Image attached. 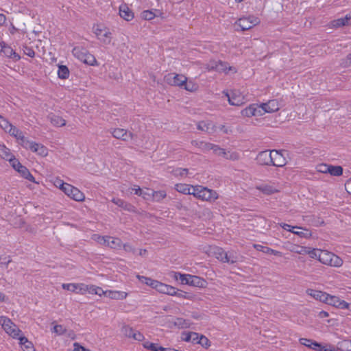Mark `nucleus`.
Masks as SVG:
<instances>
[{
  "instance_id": "nucleus-1",
  "label": "nucleus",
  "mask_w": 351,
  "mask_h": 351,
  "mask_svg": "<svg viewBox=\"0 0 351 351\" xmlns=\"http://www.w3.org/2000/svg\"><path fill=\"white\" fill-rule=\"evenodd\" d=\"M192 195L199 199L208 202H213L219 198L216 191L200 185L194 186Z\"/></svg>"
},
{
  "instance_id": "nucleus-2",
  "label": "nucleus",
  "mask_w": 351,
  "mask_h": 351,
  "mask_svg": "<svg viewBox=\"0 0 351 351\" xmlns=\"http://www.w3.org/2000/svg\"><path fill=\"white\" fill-rule=\"evenodd\" d=\"M72 53L76 58L86 64L90 66L98 65L95 56L82 47H75L72 50Z\"/></svg>"
},
{
  "instance_id": "nucleus-3",
  "label": "nucleus",
  "mask_w": 351,
  "mask_h": 351,
  "mask_svg": "<svg viewBox=\"0 0 351 351\" xmlns=\"http://www.w3.org/2000/svg\"><path fill=\"white\" fill-rule=\"evenodd\" d=\"M0 324L3 330L13 339H18L23 335L18 326L8 317L0 316Z\"/></svg>"
},
{
  "instance_id": "nucleus-4",
  "label": "nucleus",
  "mask_w": 351,
  "mask_h": 351,
  "mask_svg": "<svg viewBox=\"0 0 351 351\" xmlns=\"http://www.w3.org/2000/svg\"><path fill=\"white\" fill-rule=\"evenodd\" d=\"M204 68L208 71H215L220 73L223 72L225 73H228L229 71L233 73L237 72L235 67L230 66L227 62L221 60H211L204 65Z\"/></svg>"
},
{
  "instance_id": "nucleus-5",
  "label": "nucleus",
  "mask_w": 351,
  "mask_h": 351,
  "mask_svg": "<svg viewBox=\"0 0 351 351\" xmlns=\"http://www.w3.org/2000/svg\"><path fill=\"white\" fill-rule=\"evenodd\" d=\"M319 261L324 265L336 267H341L343 264L340 257L326 250H322L321 254H319Z\"/></svg>"
},
{
  "instance_id": "nucleus-6",
  "label": "nucleus",
  "mask_w": 351,
  "mask_h": 351,
  "mask_svg": "<svg viewBox=\"0 0 351 351\" xmlns=\"http://www.w3.org/2000/svg\"><path fill=\"white\" fill-rule=\"evenodd\" d=\"M59 182L60 184V189L69 197L77 201L82 202L84 199L85 195L81 192L77 188L74 187L73 186L63 182L62 180H60Z\"/></svg>"
},
{
  "instance_id": "nucleus-7",
  "label": "nucleus",
  "mask_w": 351,
  "mask_h": 351,
  "mask_svg": "<svg viewBox=\"0 0 351 351\" xmlns=\"http://www.w3.org/2000/svg\"><path fill=\"white\" fill-rule=\"evenodd\" d=\"M259 23V19L254 16L242 17L237 20L235 23L236 30H248L252 28L254 26L258 25Z\"/></svg>"
},
{
  "instance_id": "nucleus-8",
  "label": "nucleus",
  "mask_w": 351,
  "mask_h": 351,
  "mask_svg": "<svg viewBox=\"0 0 351 351\" xmlns=\"http://www.w3.org/2000/svg\"><path fill=\"white\" fill-rule=\"evenodd\" d=\"M96 37L104 45H109L112 40V33L110 29L104 25H97L93 27Z\"/></svg>"
},
{
  "instance_id": "nucleus-9",
  "label": "nucleus",
  "mask_w": 351,
  "mask_h": 351,
  "mask_svg": "<svg viewBox=\"0 0 351 351\" xmlns=\"http://www.w3.org/2000/svg\"><path fill=\"white\" fill-rule=\"evenodd\" d=\"M187 77L182 74L174 73H168L164 77L165 82L171 86L182 88L186 82Z\"/></svg>"
},
{
  "instance_id": "nucleus-10",
  "label": "nucleus",
  "mask_w": 351,
  "mask_h": 351,
  "mask_svg": "<svg viewBox=\"0 0 351 351\" xmlns=\"http://www.w3.org/2000/svg\"><path fill=\"white\" fill-rule=\"evenodd\" d=\"M76 293L84 295L86 293L97 295L101 291V287L93 285H86L84 283H77Z\"/></svg>"
},
{
  "instance_id": "nucleus-11",
  "label": "nucleus",
  "mask_w": 351,
  "mask_h": 351,
  "mask_svg": "<svg viewBox=\"0 0 351 351\" xmlns=\"http://www.w3.org/2000/svg\"><path fill=\"white\" fill-rule=\"evenodd\" d=\"M326 304L331 305L340 309H344V308H349V303L345 300H341L340 298L335 295H331L327 294V298L326 299Z\"/></svg>"
},
{
  "instance_id": "nucleus-12",
  "label": "nucleus",
  "mask_w": 351,
  "mask_h": 351,
  "mask_svg": "<svg viewBox=\"0 0 351 351\" xmlns=\"http://www.w3.org/2000/svg\"><path fill=\"white\" fill-rule=\"evenodd\" d=\"M110 132L115 138L124 141H128L130 139H132L134 137V134L132 132H129L126 130L122 128H114L110 130Z\"/></svg>"
},
{
  "instance_id": "nucleus-13",
  "label": "nucleus",
  "mask_w": 351,
  "mask_h": 351,
  "mask_svg": "<svg viewBox=\"0 0 351 351\" xmlns=\"http://www.w3.org/2000/svg\"><path fill=\"white\" fill-rule=\"evenodd\" d=\"M241 114L243 117H251L253 116H261L263 115V109L260 107V105L253 104L242 110Z\"/></svg>"
},
{
  "instance_id": "nucleus-14",
  "label": "nucleus",
  "mask_w": 351,
  "mask_h": 351,
  "mask_svg": "<svg viewBox=\"0 0 351 351\" xmlns=\"http://www.w3.org/2000/svg\"><path fill=\"white\" fill-rule=\"evenodd\" d=\"M271 165L282 167L287 164V160L282 151L271 150Z\"/></svg>"
},
{
  "instance_id": "nucleus-15",
  "label": "nucleus",
  "mask_w": 351,
  "mask_h": 351,
  "mask_svg": "<svg viewBox=\"0 0 351 351\" xmlns=\"http://www.w3.org/2000/svg\"><path fill=\"white\" fill-rule=\"evenodd\" d=\"M0 55L12 58L14 61L20 60L21 57L11 47L7 45L4 42L0 43Z\"/></svg>"
},
{
  "instance_id": "nucleus-16",
  "label": "nucleus",
  "mask_w": 351,
  "mask_h": 351,
  "mask_svg": "<svg viewBox=\"0 0 351 351\" xmlns=\"http://www.w3.org/2000/svg\"><path fill=\"white\" fill-rule=\"evenodd\" d=\"M101 291L99 292V294L97 295L101 296L105 295L110 299L113 300H123L125 299L128 296V293L124 291H112V290H107L104 291L102 288H101Z\"/></svg>"
},
{
  "instance_id": "nucleus-17",
  "label": "nucleus",
  "mask_w": 351,
  "mask_h": 351,
  "mask_svg": "<svg viewBox=\"0 0 351 351\" xmlns=\"http://www.w3.org/2000/svg\"><path fill=\"white\" fill-rule=\"evenodd\" d=\"M263 109V114L265 113H272L279 110V104L276 99L269 100L267 103H263L260 105Z\"/></svg>"
},
{
  "instance_id": "nucleus-18",
  "label": "nucleus",
  "mask_w": 351,
  "mask_h": 351,
  "mask_svg": "<svg viewBox=\"0 0 351 351\" xmlns=\"http://www.w3.org/2000/svg\"><path fill=\"white\" fill-rule=\"evenodd\" d=\"M256 160L261 165H271V162H272L271 151L261 152L256 157Z\"/></svg>"
},
{
  "instance_id": "nucleus-19",
  "label": "nucleus",
  "mask_w": 351,
  "mask_h": 351,
  "mask_svg": "<svg viewBox=\"0 0 351 351\" xmlns=\"http://www.w3.org/2000/svg\"><path fill=\"white\" fill-rule=\"evenodd\" d=\"M300 342L302 345H304L308 348H310L314 350L318 351H331L330 350L326 349L321 344L318 343L316 341H313L311 339L301 338L300 339Z\"/></svg>"
},
{
  "instance_id": "nucleus-20",
  "label": "nucleus",
  "mask_w": 351,
  "mask_h": 351,
  "mask_svg": "<svg viewBox=\"0 0 351 351\" xmlns=\"http://www.w3.org/2000/svg\"><path fill=\"white\" fill-rule=\"evenodd\" d=\"M197 128L199 130L204 131L208 133H213L217 130V127L210 121H199L197 125Z\"/></svg>"
},
{
  "instance_id": "nucleus-21",
  "label": "nucleus",
  "mask_w": 351,
  "mask_h": 351,
  "mask_svg": "<svg viewBox=\"0 0 351 351\" xmlns=\"http://www.w3.org/2000/svg\"><path fill=\"white\" fill-rule=\"evenodd\" d=\"M29 149L43 157L46 156L48 154V149L45 146L35 142H32Z\"/></svg>"
},
{
  "instance_id": "nucleus-22",
  "label": "nucleus",
  "mask_w": 351,
  "mask_h": 351,
  "mask_svg": "<svg viewBox=\"0 0 351 351\" xmlns=\"http://www.w3.org/2000/svg\"><path fill=\"white\" fill-rule=\"evenodd\" d=\"M156 285L157 286L155 289L158 292L172 296L175 294V287L162 283L159 281Z\"/></svg>"
},
{
  "instance_id": "nucleus-23",
  "label": "nucleus",
  "mask_w": 351,
  "mask_h": 351,
  "mask_svg": "<svg viewBox=\"0 0 351 351\" xmlns=\"http://www.w3.org/2000/svg\"><path fill=\"white\" fill-rule=\"evenodd\" d=\"M306 293L313 298L314 299L325 303L327 298V293L322 291L308 289L306 290Z\"/></svg>"
},
{
  "instance_id": "nucleus-24",
  "label": "nucleus",
  "mask_w": 351,
  "mask_h": 351,
  "mask_svg": "<svg viewBox=\"0 0 351 351\" xmlns=\"http://www.w3.org/2000/svg\"><path fill=\"white\" fill-rule=\"evenodd\" d=\"M119 15L127 21H130L134 19V13L125 4L120 5Z\"/></svg>"
},
{
  "instance_id": "nucleus-25",
  "label": "nucleus",
  "mask_w": 351,
  "mask_h": 351,
  "mask_svg": "<svg viewBox=\"0 0 351 351\" xmlns=\"http://www.w3.org/2000/svg\"><path fill=\"white\" fill-rule=\"evenodd\" d=\"M112 202L118 206L119 207H121L123 208L125 210H128L129 212H134L135 211V207L132 206L131 204H129L124 200L119 199V198H113L112 199Z\"/></svg>"
},
{
  "instance_id": "nucleus-26",
  "label": "nucleus",
  "mask_w": 351,
  "mask_h": 351,
  "mask_svg": "<svg viewBox=\"0 0 351 351\" xmlns=\"http://www.w3.org/2000/svg\"><path fill=\"white\" fill-rule=\"evenodd\" d=\"M351 24V15H346L343 18H339L332 21V25L334 27H340Z\"/></svg>"
},
{
  "instance_id": "nucleus-27",
  "label": "nucleus",
  "mask_w": 351,
  "mask_h": 351,
  "mask_svg": "<svg viewBox=\"0 0 351 351\" xmlns=\"http://www.w3.org/2000/svg\"><path fill=\"white\" fill-rule=\"evenodd\" d=\"M17 339L19 340V344L23 346V351H35L32 343L23 335H21Z\"/></svg>"
},
{
  "instance_id": "nucleus-28",
  "label": "nucleus",
  "mask_w": 351,
  "mask_h": 351,
  "mask_svg": "<svg viewBox=\"0 0 351 351\" xmlns=\"http://www.w3.org/2000/svg\"><path fill=\"white\" fill-rule=\"evenodd\" d=\"M48 118L51 123L56 127H62L66 125V121L58 115L50 114Z\"/></svg>"
},
{
  "instance_id": "nucleus-29",
  "label": "nucleus",
  "mask_w": 351,
  "mask_h": 351,
  "mask_svg": "<svg viewBox=\"0 0 351 351\" xmlns=\"http://www.w3.org/2000/svg\"><path fill=\"white\" fill-rule=\"evenodd\" d=\"M175 189L179 193L186 195H192L194 186L187 184H177L175 186Z\"/></svg>"
},
{
  "instance_id": "nucleus-30",
  "label": "nucleus",
  "mask_w": 351,
  "mask_h": 351,
  "mask_svg": "<svg viewBox=\"0 0 351 351\" xmlns=\"http://www.w3.org/2000/svg\"><path fill=\"white\" fill-rule=\"evenodd\" d=\"M254 247L258 250V251H261L265 254H274L275 256H282V253L279 251H276V250H274L271 248H269L268 247H265V246H263L261 245H259V244H254Z\"/></svg>"
},
{
  "instance_id": "nucleus-31",
  "label": "nucleus",
  "mask_w": 351,
  "mask_h": 351,
  "mask_svg": "<svg viewBox=\"0 0 351 351\" xmlns=\"http://www.w3.org/2000/svg\"><path fill=\"white\" fill-rule=\"evenodd\" d=\"M189 285H192L197 287H204L206 282L202 278L197 276H192L189 278Z\"/></svg>"
},
{
  "instance_id": "nucleus-32",
  "label": "nucleus",
  "mask_w": 351,
  "mask_h": 351,
  "mask_svg": "<svg viewBox=\"0 0 351 351\" xmlns=\"http://www.w3.org/2000/svg\"><path fill=\"white\" fill-rule=\"evenodd\" d=\"M107 243L106 246L113 249H118L121 247L122 242L120 239L112 237H107Z\"/></svg>"
},
{
  "instance_id": "nucleus-33",
  "label": "nucleus",
  "mask_w": 351,
  "mask_h": 351,
  "mask_svg": "<svg viewBox=\"0 0 351 351\" xmlns=\"http://www.w3.org/2000/svg\"><path fill=\"white\" fill-rule=\"evenodd\" d=\"M256 189L264 194L271 195L278 192V190L269 184H261L256 186Z\"/></svg>"
},
{
  "instance_id": "nucleus-34",
  "label": "nucleus",
  "mask_w": 351,
  "mask_h": 351,
  "mask_svg": "<svg viewBox=\"0 0 351 351\" xmlns=\"http://www.w3.org/2000/svg\"><path fill=\"white\" fill-rule=\"evenodd\" d=\"M214 255L216 258L219 260L223 263H226L227 261V252H225L221 247H215L213 250Z\"/></svg>"
},
{
  "instance_id": "nucleus-35",
  "label": "nucleus",
  "mask_w": 351,
  "mask_h": 351,
  "mask_svg": "<svg viewBox=\"0 0 351 351\" xmlns=\"http://www.w3.org/2000/svg\"><path fill=\"white\" fill-rule=\"evenodd\" d=\"M173 324L180 328H189L191 322L182 317H176L174 319Z\"/></svg>"
},
{
  "instance_id": "nucleus-36",
  "label": "nucleus",
  "mask_w": 351,
  "mask_h": 351,
  "mask_svg": "<svg viewBox=\"0 0 351 351\" xmlns=\"http://www.w3.org/2000/svg\"><path fill=\"white\" fill-rule=\"evenodd\" d=\"M137 278L143 283L148 285V286H150L151 287H152L153 289H155L156 287L157 286V283L158 282V280H153L150 278H148V277H145V276H140V275H137Z\"/></svg>"
},
{
  "instance_id": "nucleus-37",
  "label": "nucleus",
  "mask_w": 351,
  "mask_h": 351,
  "mask_svg": "<svg viewBox=\"0 0 351 351\" xmlns=\"http://www.w3.org/2000/svg\"><path fill=\"white\" fill-rule=\"evenodd\" d=\"M18 172L23 178L28 180L30 182H36L34 177L31 174L28 169L25 166H23V167L20 169Z\"/></svg>"
},
{
  "instance_id": "nucleus-38",
  "label": "nucleus",
  "mask_w": 351,
  "mask_h": 351,
  "mask_svg": "<svg viewBox=\"0 0 351 351\" xmlns=\"http://www.w3.org/2000/svg\"><path fill=\"white\" fill-rule=\"evenodd\" d=\"M58 75L60 79H67L69 76V71L67 66L61 65L58 66Z\"/></svg>"
},
{
  "instance_id": "nucleus-39",
  "label": "nucleus",
  "mask_w": 351,
  "mask_h": 351,
  "mask_svg": "<svg viewBox=\"0 0 351 351\" xmlns=\"http://www.w3.org/2000/svg\"><path fill=\"white\" fill-rule=\"evenodd\" d=\"M198 87L199 86L197 83L193 82L192 80L188 81L187 79L182 88H184L186 90L189 92H195L198 89Z\"/></svg>"
},
{
  "instance_id": "nucleus-40",
  "label": "nucleus",
  "mask_w": 351,
  "mask_h": 351,
  "mask_svg": "<svg viewBox=\"0 0 351 351\" xmlns=\"http://www.w3.org/2000/svg\"><path fill=\"white\" fill-rule=\"evenodd\" d=\"M328 173L333 176H340L343 173V168L341 166H333L329 165Z\"/></svg>"
},
{
  "instance_id": "nucleus-41",
  "label": "nucleus",
  "mask_w": 351,
  "mask_h": 351,
  "mask_svg": "<svg viewBox=\"0 0 351 351\" xmlns=\"http://www.w3.org/2000/svg\"><path fill=\"white\" fill-rule=\"evenodd\" d=\"M290 252L298 254H305L307 253L306 247L300 246L298 245H291L288 248Z\"/></svg>"
},
{
  "instance_id": "nucleus-42",
  "label": "nucleus",
  "mask_w": 351,
  "mask_h": 351,
  "mask_svg": "<svg viewBox=\"0 0 351 351\" xmlns=\"http://www.w3.org/2000/svg\"><path fill=\"white\" fill-rule=\"evenodd\" d=\"M19 141V143L24 148L29 149L30 145H32L33 141H29L27 138L24 136L23 133L19 136V137L16 138Z\"/></svg>"
},
{
  "instance_id": "nucleus-43",
  "label": "nucleus",
  "mask_w": 351,
  "mask_h": 351,
  "mask_svg": "<svg viewBox=\"0 0 351 351\" xmlns=\"http://www.w3.org/2000/svg\"><path fill=\"white\" fill-rule=\"evenodd\" d=\"M300 230V231H295L293 230V233L299 236L301 238H309L311 237V232L309 230L300 227V228H298Z\"/></svg>"
},
{
  "instance_id": "nucleus-44",
  "label": "nucleus",
  "mask_w": 351,
  "mask_h": 351,
  "mask_svg": "<svg viewBox=\"0 0 351 351\" xmlns=\"http://www.w3.org/2000/svg\"><path fill=\"white\" fill-rule=\"evenodd\" d=\"M227 261L226 263L234 264L239 261L237 254L233 251L227 252Z\"/></svg>"
},
{
  "instance_id": "nucleus-45",
  "label": "nucleus",
  "mask_w": 351,
  "mask_h": 351,
  "mask_svg": "<svg viewBox=\"0 0 351 351\" xmlns=\"http://www.w3.org/2000/svg\"><path fill=\"white\" fill-rule=\"evenodd\" d=\"M191 275L189 274H182L180 273H176L175 277L177 280H180L183 285H189V278Z\"/></svg>"
},
{
  "instance_id": "nucleus-46",
  "label": "nucleus",
  "mask_w": 351,
  "mask_h": 351,
  "mask_svg": "<svg viewBox=\"0 0 351 351\" xmlns=\"http://www.w3.org/2000/svg\"><path fill=\"white\" fill-rule=\"evenodd\" d=\"M134 329L128 325H123L121 329L122 334L128 338H132Z\"/></svg>"
},
{
  "instance_id": "nucleus-47",
  "label": "nucleus",
  "mask_w": 351,
  "mask_h": 351,
  "mask_svg": "<svg viewBox=\"0 0 351 351\" xmlns=\"http://www.w3.org/2000/svg\"><path fill=\"white\" fill-rule=\"evenodd\" d=\"M210 147V150H213L215 154L219 156H221L223 157V156L226 155V150L224 149L221 148L217 145L212 144L210 145H208Z\"/></svg>"
},
{
  "instance_id": "nucleus-48",
  "label": "nucleus",
  "mask_w": 351,
  "mask_h": 351,
  "mask_svg": "<svg viewBox=\"0 0 351 351\" xmlns=\"http://www.w3.org/2000/svg\"><path fill=\"white\" fill-rule=\"evenodd\" d=\"M192 144L198 147L199 149H201L202 151H208L210 150V147L208 145H210L211 143H206L204 141H192Z\"/></svg>"
},
{
  "instance_id": "nucleus-49",
  "label": "nucleus",
  "mask_w": 351,
  "mask_h": 351,
  "mask_svg": "<svg viewBox=\"0 0 351 351\" xmlns=\"http://www.w3.org/2000/svg\"><path fill=\"white\" fill-rule=\"evenodd\" d=\"M167 194L165 191H158L152 192V198L156 202H160L166 197Z\"/></svg>"
},
{
  "instance_id": "nucleus-50",
  "label": "nucleus",
  "mask_w": 351,
  "mask_h": 351,
  "mask_svg": "<svg viewBox=\"0 0 351 351\" xmlns=\"http://www.w3.org/2000/svg\"><path fill=\"white\" fill-rule=\"evenodd\" d=\"M11 154L10 150L8 147L0 143V157L5 160L8 158Z\"/></svg>"
},
{
  "instance_id": "nucleus-51",
  "label": "nucleus",
  "mask_w": 351,
  "mask_h": 351,
  "mask_svg": "<svg viewBox=\"0 0 351 351\" xmlns=\"http://www.w3.org/2000/svg\"><path fill=\"white\" fill-rule=\"evenodd\" d=\"M11 125L12 124L0 114V127L7 132Z\"/></svg>"
},
{
  "instance_id": "nucleus-52",
  "label": "nucleus",
  "mask_w": 351,
  "mask_h": 351,
  "mask_svg": "<svg viewBox=\"0 0 351 351\" xmlns=\"http://www.w3.org/2000/svg\"><path fill=\"white\" fill-rule=\"evenodd\" d=\"M173 296H176L180 298L191 299V295L187 292H184L175 288V294Z\"/></svg>"
},
{
  "instance_id": "nucleus-53",
  "label": "nucleus",
  "mask_w": 351,
  "mask_h": 351,
  "mask_svg": "<svg viewBox=\"0 0 351 351\" xmlns=\"http://www.w3.org/2000/svg\"><path fill=\"white\" fill-rule=\"evenodd\" d=\"M226 95L228 97V101L230 104L232 106H239L243 103L242 99H241L240 97L237 98L234 97L233 95L232 96H230L228 94H227Z\"/></svg>"
},
{
  "instance_id": "nucleus-54",
  "label": "nucleus",
  "mask_w": 351,
  "mask_h": 351,
  "mask_svg": "<svg viewBox=\"0 0 351 351\" xmlns=\"http://www.w3.org/2000/svg\"><path fill=\"white\" fill-rule=\"evenodd\" d=\"M223 158L228 159V160H237L239 159L240 156H239V154L238 152H226V155L223 156Z\"/></svg>"
},
{
  "instance_id": "nucleus-55",
  "label": "nucleus",
  "mask_w": 351,
  "mask_h": 351,
  "mask_svg": "<svg viewBox=\"0 0 351 351\" xmlns=\"http://www.w3.org/2000/svg\"><path fill=\"white\" fill-rule=\"evenodd\" d=\"M62 289L76 293L77 291V283H64L62 285Z\"/></svg>"
},
{
  "instance_id": "nucleus-56",
  "label": "nucleus",
  "mask_w": 351,
  "mask_h": 351,
  "mask_svg": "<svg viewBox=\"0 0 351 351\" xmlns=\"http://www.w3.org/2000/svg\"><path fill=\"white\" fill-rule=\"evenodd\" d=\"M158 346L159 345L158 343H151L149 341H145L143 343V348L151 351H157Z\"/></svg>"
},
{
  "instance_id": "nucleus-57",
  "label": "nucleus",
  "mask_w": 351,
  "mask_h": 351,
  "mask_svg": "<svg viewBox=\"0 0 351 351\" xmlns=\"http://www.w3.org/2000/svg\"><path fill=\"white\" fill-rule=\"evenodd\" d=\"M189 172L188 169L186 168H177L173 170V174L176 176L185 177Z\"/></svg>"
},
{
  "instance_id": "nucleus-58",
  "label": "nucleus",
  "mask_w": 351,
  "mask_h": 351,
  "mask_svg": "<svg viewBox=\"0 0 351 351\" xmlns=\"http://www.w3.org/2000/svg\"><path fill=\"white\" fill-rule=\"evenodd\" d=\"M7 132L9 133L11 136L15 137L16 138H17L19 136H20L23 133L21 130H19L12 125H11V127Z\"/></svg>"
},
{
  "instance_id": "nucleus-59",
  "label": "nucleus",
  "mask_w": 351,
  "mask_h": 351,
  "mask_svg": "<svg viewBox=\"0 0 351 351\" xmlns=\"http://www.w3.org/2000/svg\"><path fill=\"white\" fill-rule=\"evenodd\" d=\"M184 337H182V339L185 341H191V339L193 338V341L196 340L198 337V334L196 332H191V333H186L183 334Z\"/></svg>"
},
{
  "instance_id": "nucleus-60",
  "label": "nucleus",
  "mask_w": 351,
  "mask_h": 351,
  "mask_svg": "<svg viewBox=\"0 0 351 351\" xmlns=\"http://www.w3.org/2000/svg\"><path fill=\"white\" fill-rule=\"evenodd\" d=\"M141 16L145 20L149 21V20L153 19L155 17V14L152 11L145 10L142 12Z\"/></svg>"
},
{
  "instance_id": "nucleus-61",
  "label": "nucleus",
  "mask_w": 351,
  "mask_h": 351,
  "mask_svg": "<svg viewBox=\"0 0 351 351\" xmlns=\"http://www.w3.org/2000/svg\"><path fill=\"white\" fill-rule=\"evenodd\" d=\"M322 250L313 249L312 250H308L307 253L312 258H317L319 261V254H321Z\"/></svg>"
},
{
  "instance_id": "nucleus-62",
  "label": "nucleus",
  "mask_w": 351,
  "mask_h": 351,
  "mask_svg": "<svg viewBox=\"0 0 351 351\" xmlns=\"http://www.w3.org/2000/svg\"><path fill=\"white\" fill-rule=\"evenodd\" d=\"M316 169L318 172L323 173H328L329 169V165L320 164L316 167Z\"/></svg>"
},
{
  "instance_id": "nucleus-63",
  "label": "nucleus",
  "mask_w": 351,
  "mask_h": 351,
  "mask_svg": "<svg viewBox=\"0 0 351 351\" xmlns=\"http://www.w3.org/2000/svg\"><path fill=\"white\" fill-rule=\"evenodd\" d=\"M152 190L147 189L146 191H142L141 197H142L145 199H149L152 197Z\"/></svg>"
},
{
  "instance_id": "nucleus-64",
  "label": "nucleus",
  "mask_w": 351,
  "mask_h": 351,
  "mask_svg": "<svg viewBox=\"0 0 351 351\" xmlns=\"http://www.w3.org/2000/svg\"><path fill=\"white\" fill-rule=\"evenodd\" d=\"M132 338L136 341H142L144 340V335L139 331L134 330Z\"/></svg>"
}]
</instances>
